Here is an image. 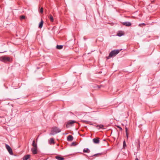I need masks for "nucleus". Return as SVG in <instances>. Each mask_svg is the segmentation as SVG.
<instances>
[{
	"label": "nucleus",
	"instance_id": "obj_1",
	"mask_svg": "<svg viewBox=\"0 0 160 160\" xmlns=\"http://www.w3.org/2000/svg\"><path fill=\"white\" fill-rule=\"evenodd\" d=\"M122 50V49L120 50L117 49L112 51L110 53L108 57L107 58V59H108L110 57L115 56L116 55L118 54Z\"/></svg>",
	"mask_w": 160,
	"mask_h": 160
},
{
	"label": "nucleus",
	"instance_id": "obj_2",
	"mask_svg": "<svg viewBox=\"0 0 160 160\" xmlns=\"http://www.w3.org/2000/svg\"><path fill=\"white\" fill-rule=\"evenodd\" d=\"M61 130L58 127H53L52 130H51V132L50 133V135H54L57 133L61 132Z\"/></svg>",
	"mask_w": 160,
	"mask_h": 160
},
{
	"label": "nucleus",
	"instance_id": "obj_3",
	"mask_svg": "<svg viewBox=\"0 0 160 160\" xmlns=\"http://www.w3.org/2000/svg\"><path fill=\"white\" fill-rule=\"evenodd\" d=\"M0 60L3 62H9L10 58L9 57L2 56L0 57Z\"/></svg>",
	"mask_w": 160,
	"mask_h": 160
},
{
	"label": "nucleus",
	"instance_id": "obj_4",
	"mask_svg": "<svg viewBox=\"0 0 160 160\" xmlns=\"http://www.w3.org/2000/svg\"><path fill=\"white\" fill-rule=\"evenodd\" d=\"M6 148L10 154L11 155H13V153L11 147L8 144H6Z\"/></svg>",
	"mask_w": 160,
	"mask_h": 160
},
{
	"label": "nucleus",
	"instance_id": "obj_5",
	"mask_svg": "<svg viewBox=\"0 0 160 160\" xmlns=\"http://www.w3.org/2000/svg\"><path fill=\"white\" fill-rule=\"evenodd\" d=\"M122 24L127 27H129L131 25V23L130 22H123L122 23Z\"/></svg>",
	"mask_w": 160,
	"mask_h": 160
},
{
	"label": "nucleus",
	"instance_id": "obj_6",
	"mask_svg": "<svg viewBox=\"0 0 160 160\" xmlns=\"http://www.w3.org/2000/svg\"><path fill=\"white\" fill-rule=\"evenodd\" d=\"M31 151L33 154H35L37 153V148H33L31 149Z\"/></svg>",
	"mask_w": 160,
	"mask_h": 160
},
{
	"label": "nucleus",
	"instance_id": "obj_7",
	"mask_svg": "<svg viewBox=\"0 0 160 160\" xmlns=\"http://www.w3.org/2000/svg\"><path fill=\"white\" fill-rule=\"evenodd\" d=\"M73 137L71 135H69L67 138V140L69 141H72L73 140Z\"/></svg>",
	"mask_w": 160,
	"mask_h": 160
},
{
	"label": "nucleus",
	"instance_id": "obj_8",
	"mask_svg": "<svg viewBox=\"0 0 160 160\" xmlns=\"http://www.w3.org/2000/svg\"><path fill=\"white\" fill-rule=\"evenodd\" d=\"M93 142L96 144L99 143V138H95L93 139Z\"/></svg>",
	"mask_w": 160,
	"mask_h": 160
},
{
	"label": "nucleus",
	"instance_id": "obj_9",
	"mask_svg": "<svg viewBox=\"0 0 160 160\" xmlns=\"http://www.w3.org/2000/svg\"><path fill=\"white\" fill-rule=\"evenodd\" d=\"M30 155H27L24 156L23 158V160H27L30 158Z\"/></svg>",
	"mask_w": 160,
	"mask_h": 160
},
{
	"label": "nucleus",
	"instance_id": "obj_10",
	"mask_svg": "<svg viewBox=\"0 0 160 160\" xmlns=\"http://www.w3.org/2000/svg\"><path fill=\"white\" fill-rule=\"evenodd\" d=\"M76 122V121L74 120L69 121L66 125V127H67L68 125L72 124Z\"/></svg>",
	"mask_w": 160,
	"mask_h": 160
},
{
	"label": "nucleus",
	"instance_id": "obj_11",
	"mask_svg": "<svg viewBox=\"0 0 160 160\" xmlns=\"http://www.w3.org/2000/svg\"><path fill=\"white\" fill-rule=\"evenodd\" d=\"M49 143L50 144H54L55 143L54 139L53 138H52L50 139V141H49Z\"/></svg>",
	"mask_w": 160,
	"mask_h": 160
},
{
	"label": "nucleus",
	"instance_id": "obj_12",
	"mask_svg": "<svg viewBox=\"0 0 160 160\" xmlns=\"http://www.w3.org/2000/svg\"><path fill=\"white\" fill-rule=\"evenodd\" d=\"M43 21L42 20V19H41V22H40L39 25L38 27L39 28H42V26H43Z\"/></svg>",
	"mask_w": 160,
	"mask_h": 160
},
{
	"label": "nucleus",
	"instance_id": "obj_13",
	"mask_svg": "<svg viewBox=\"0 0 160 160\" xmlns=\"http://www.w3.org/2000/svg\"><path fill=\"white\" fill-rule=\"evenodd\" d=\"M55 158L58 160H63L64 159V158H63L59 156H56L55 157Z\"/></svg>",
	"mask_w": 160,
	"mask_h": 160
},
{
	"label": "nucleus",
	"instance_id": "obj_14",
	"mask_svg": "<svg viewBox=\"0 0 160 160\" xmlns=\"http://www.w3.org/2000/svg\"><path fill=\"white\" fill-rule=\"evenodd\" d=\"M124 34L123 33V32L121 31H119L117 33V35L119 37H121Z\"/></svg>",
	"mask_w": 160,
	"mask_h": 160
},
{
	"label": "nucleus",
	"instance_id": "obj_15",
	"mask_svg": "<svg viewBox=\"0 0 160 160\" xmlns=\"http://www.w3.org/2000/svg\"><path fill=\"white\" fill-rule=\"evenodd\" d=\"M32 145L33 146V148H37V144L35 143L34 140L33 141Z\"/></svg>",
	"mask_w": 160,
	"mask_h": 160
},
{
	"label": "nucleus",
	"instance_id": "obj_16",
	"mask_svg": "<svg viewBox=\"0 0 160 160\" xmlns=\"http://www.w3.org/2000/svg\"><path fill=\"white\" fill-rule=\"evenodd\" d=\"M83 152H84L89 153L90 152V151L88 148H84L83 150Z\"/></svg>",
	"mask_w": 160,
	"mask_h": 160
},
{
	"label": "nucleus",
	"instance_id": "obj_17",
	"mask_svg": "<svg viewBox=\"0 0 160 160\" xmlns=\"http://www.w3.org/2000/svg\"><path fill=\"white\" fill-rule=\"evenodd\" d=\"M63 46H62V45H57L56 46V48L58 49H62L63 48Z\"/></svg>",
	"mask_w": 160,
	"mask_h": 160
},
{
	"label": "nucleus",
	"instance_id": "obj_18",
	"mask_svg": "<svg viewBox=\"0 0 160 160\" xmlns=\"http://www.w3.org/2000/svg\"><path fill=\"white\" fill-rule=\"evenodd\" d=\"M49 18L51 22H53V18L52 16L51 15H49Z\"/></svg>",
	"mask_w": 160,
	"mask_h": 160
},
{
	"label": "nucleus",
	"instance_id": "obj_19",
	"mask_svg": "<svg viewBox=\"0 0 160 160\" xmlns=\"http://www.w3.org/2000/svg\"><path fill=\"white\" fill-rule=\"evenodd\" d=\"M25 18V16H24V15H22L20 16V19L21 20L24 19Z\"/></svg>",
	"mask_w": 160,
	"mask_h": 160
},
{
	"label": "nucleus",
	"instance_id": "obj_20",
	"mask_svg": "<svg viewBox=\"0 0 160 160\" xmlns=\"http://www.w3.org/2000/svg\"><path fill=\"white\" fill-rule=\"evenodd\" d=\"M97 127H99L100 128H103L104 126L102 125H99L97 126Z\"/></svg>",
	"mask_w": 160,
	"mask_h": 160
},
{
	"label": "nucleus",
	"instance_id": "obj_21",
	"mask_svg": "<svg viewBox=\"0 0 160 160\" xmlns=\"http://www.w3.org/2000/svg\"><path fill=\"white\" fill-rule=\"evenodd\" d=\"M43 8H41L40 9V12L41 13H43Z\"/></svg>",
	"mask_w": 160,
	"mask_h": 160
},
{
	"label": "nucleus",
	"instance_id": "obj_22",
	"mask_svg": "<svg viewBox=\"0 0 160 160\" xmlns=\"http://www.w3.org/2000/svg\"><path fill=\"white\" fill-rule=\"evenodd\" d=\"M126 142H125V141H124L123 142V147H125V146H126Z\"/></svg>",
	"mask_w": 160,
	"mask_h": 160
},
{
	"label": "nucleus",
	"instance_id": "obj_23",
	"mask_svg": "<svg viewBox=\"0 0 160 160\" xmlns=\"http://www.w3.org/2000/svg\"><path fill=\"white\" fill-rule=\"evenodd\" d=\"M76 145V144L75 143V142H72L71 144V146H75Z\"/></svg>",
	"mask_w": 160,
	"mask_h": 160
},
{
	"label": "nucleus",
	"instance_id": "obj_24",
	"mask_svg": "<svg viewBox=\"0 0 160 160\" xmlns=\"http://www.w3.org/2000/svg\"><path fill=\"white\" fill-rule=\"evenodd\" d=\"M97 87H98V88H101V87H103V86L102 85H97Z\"/></svg>",
	"mask_w": 160,
	"mask_h": 160
},
{
	"label": "nucleus",
	"instance_id": "obj_25",
	"mask_svg": "<svg viewBox=\"0 0 160 160\" xmlns=\"http://www.w3.org/2000/svg\"><path fill=\"white\" fill-rule=\"evenodd\" d=\"M101 154H102L101 153H97V154H96L92 155V156H97V155H101Z\"/></svg>",
	"mask_w": 160,
	"mask_h": 160
},
{
	"label": "nucleus",
	"instance_id": "obj_26",
	"mask_svg": "<svg viewBox=\"0 0 160 160\" xmlns=\"http://www.w3.org/2000/svg\"><path fill=\"white\" fill-rule=\"evenodd\" d=\"M145 25L146 24H145V23H140V24H139V26L140 27H141V25Z\"/></svg>",
	"mask_w": 160,
	"mask_h": 160
},
{
	"label": "nucleus",
	"instance_id": "obj_27",
	"mask_svg": "<svg viewBox=\"0 0 160 160\" xmlns=\"http://www.w3.org/2000/svg\"><path fill=\"white\" fill-rule=\"evenodd\" d=\"M117 127L118 128H119L120 129V130L121 131L122 130V128H121L120 126H117Z\"/></svg>",
	"mask_w": 160,
	"mask_h": 160
},
{
	"label": "nucleus",
	"instance_id": "obj_28",
	"mask_svg": "<svg viewBox=\"0 0 160 160\" xmlns=\"http://www.w3.org/2000/svg\"><path fill=\"white\" fill-rule=\"evenodd\" d=\"M82 122H88V121H87L85 120H82Z\"/></svg>",
	"mask_w": 160,
	"mask_h": 160
},
{
	"label": "nucleus",
	"instance_id": "obj_29",
	"mask_svg": "<svg viewBox=\"0 0 160 160\" xmlns=\"http://www.w3.org/2000/svg\"><path fill=\"white\" fill-rule=\"evenodd\" d=\"M125 131L126 133L128 132V128L127 127H125Z\"/></svg>",
	"mask_w": 160,
	"mask_h": 160
},
{
	"label": "nucleus",
	"instance_id": "obj_30",
	"mask_svg": "<svg viewBox=\"0 0 160 160\" xmlns=\"http://www.w3.org/2000/svg\"><path fill=\"white\" fill-rule=\"evenodd\" d=\"M126 136L127 137V138H128V132L126 133Z\"/></svg>",
	"mask_w": 160,
	"mask_h": 160
},
{
	"label": "nucleus",
	"instance_id": "obj_31",
	"mask_svg": "<svg viewBox=\"0 0 160 160\" xmlns=\"http://www.w3.org/2000/svg\"><path fill=\"white\" fill-rule=\"evenodd\" d=\"M135 160H139L138 159V158H135Z\"/></svg>",
	"mask_w": 160,
	"mask_h": 160
},
{
	"label": "nucleus",
	"instance_id": "obj_32",
	"mask_svg": "<svg viewBox=\"0 0 160 160\" xmlns=\"http://www.w3.org/2000/svg\"><path fill=\"white\" fill-rule=\"evenodd\" d=\"M37 140H38V138H37V139H36V141H37Z\"/></svg>",
	"mask_w": 160,
	"mask_h": 160
}]
</instances>
